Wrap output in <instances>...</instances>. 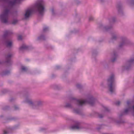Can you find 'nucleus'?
I'll use <instances>...</instances> for the list:
<instances>
[{"label": "nucleus", "instance_id": "1", "mask_svg": "<svg viewBox=\"0 0 134 134\" xmlns=\"http://www.w3.org/2000/svg\"><path fill=\"white\" fill-rule=\"evenodd\" d=\"M7 6L5 7L3 13L0 15V19L4 23H6L8 21V14L9 12L10 6L16 3L17 0H2Z\"/></svg>", "mask_w": 134, "mask_h": 134}, {"label": "nucleus", "instance_id": "2", "mask_svg": "<svg viewBox=\"0 0 134 134\" xmlns=\"http://www.w3.org/2000/svg\"><path fill=\"white\" fill-rule=\"evenodd\" d=\"M35 8L40 14H43L45 10L44 3L43 0H39L35 5Z\"/></svg>", "mask_w": 134, "mask_h": 134}, {"label": "nucleus", "instance_id": "3", "mask_svg": "<svg viewBox=\"0 0 134 134\" xmlns=\"http://www.w3.org/2000/svg\"><path fill=\"white\" fill-rule=\"evenodd\" d=\"M114 78V75H112L108 80V89L111 93L114 92L115 90L114 85L113 84Z\"/></svg>", "mask_w": 134, "mask_h": 134}, {"label": "nucleus", "instance_id": "4", "mask_svg": "<svg viewBox=\"0 0 134 134\" xmlns=\"http://www.w3.org/2000/svg\"><path fill=\"white\" fill-rule=\"evenodd\" d=\"M94 100L93 98H89L88 101L85 100H77V103L80 105H82L84 104L87 103H88L91 105H93V103L94 102Z\"/></svg>", "mask_w": 134, "mask_h": 134}, {"label": "nucleus", "instance_id": "5", "mask_svg": "<svg viewBox=\"0 0 134 134\" xmlns=\"http://www.w3.org/2000/svg\"><path fill=\"white\" fill-rule=\"evenodd\" d=\"M33 11L32 8H30L27 9L26 12L25 14V17L26 18H28L31 14Z\"/></svg>", "mask_w": 134, "mask_h": 134}, {"label": "nucleus", "instance_id": "6", "mask_svg": "<svg viewBox=\"0 0 134 134\" xmlns=\"http://www.w3.org/2000/svg\"><path fill=\"white\" fill-rule=\"evenodd\" d=\"M5 44L7 47H10L12 45V43L11 41H7L5 42Z\"/></svg>", "mask_w": 134, "mask_h": 134}, {"label": "nucleus", "instance_id": "7", "mask_svg": "<svg viewBox=\"0 0 134 134\" xmlns=\"http://www.w3.org/2000/svg\"><path fill=\"white\" fill-rule=\"evenodd\" d=\"M26 102L31 106H32L33 105V103L30 99H28L26 100Z\"/></svg>", "mask_w": 134, "mask_h": 134}, {"label": "nucleus", "instance_id": "8", "mask_svg": "<svg viewBox=\"0 0 134 134\" xmlns=\"http://www.w3.org/2000/svg\"><path fill=\"white\" fill-rule=\"evenodd\" d=\"M72 129H79L80 128V127L79 125H75L71 127Z\"/></svg>", "mask_w": 134, "mask_h": 134}, {"label": "nucleus", "instance_id": "9", "mask_svg": "<svg viewBox=\"0 0 134 134\" xmlns=\"http://www.w3.org/2000/svg\"><path fill=\"white\" fill-rule=\"evenodd\" d=\"M42 104V102L40 101H39L37 102L36 103V105L38 106H41Z\"/></svg>", "mask_w": 134, "mask_h": 134}, {"label": "nucleus", "instance_id": "10", "mask_svg": "<svg viewBox=\"0 0 134 134\" xmlns=\"http://www.w3.org/2000/svg\"><path fill=\"white\" fill-rule=\"evenodd\" d=\"M27 48V47L25 45H23L22 46H21L20 48V50H22L23 49H26Z\"/></svg>", "mask_w": 134, "mask_h": 134}, {"label": "nucleus", "instance_id": "11", "mask_svg": "<svg viewBox=\"0 0 134 134\" xmlns=\"http://www.w3.org/2000/svg\"><path fill=\"white\" fill-rule=\"evenodd\" d=\"M21 70L22 71H26L27 69L26 67L22 66L21 67Z\"/></svg>", "mask_w": 134, "mask_h": 134}, {"label": "nucleus", "instance_id": "12", "mask_svg": "<svg viewBox=\"0 0 134 134\" xmlns=\"http://www.w3.org/2000/svg\"><path fill=\"white\" fill-rule=\"evenodd\" d=\"M131 108H128L126 109H125L124 111V113H127L129 111H130L131 110Z\"/></svg>", "mask_w": 134, "mask_h": 134}, {"label": "nucleus", "instance_id": "13", "mask_svg": "<svg viewBox=\"0 0 134 134\" xmlns=\"http://www.w3.org/2000/svg\"><path fill=\"white\" fill-rule=\"evenodd\" d=\"M10 34V32L9 31H5L4 34V36H5L7 35H9Z\"/></svg>", "mask_w": 134, "mask_h": 134}, {"label": "nucleus", "instance_id": "14", "mask_svg": "<svg viewBox=\"0 0 134 134\" xmlns=\"http://www.w3.org/2000/svg\"><path fill=\"white\" fill-rule=\"evenodd\" d=\"M134 62V59H131L128 62L129 64H132Z\"/></svg>", "mask_w": 134, "mask_h": 134}, {"label": "nucleus", "instance_id": "15", "mask_svg": "<svg viewBox=\"0 0 134 134\" xmlns=\"http://www.w3.org/2000/svg\"><path fill=\"white\" fill-rule=\"evenodd\" d=\"M18 21L16 20H14L12 22V24H15L18 22Z\"/></svg>", "mask_w": 134, "mask_h": 134}, {"label": "nucleus", "instance_id": "16", "mask_svg": "<svg viewBox=\"0 0 134 134\" xmlns=\"http://www.w3.org/2000/svg\"><path fill=\"white\" fill-rule=\"evenodd\" d=\"M18 39L19 40H22V37L21 36V35H19L18 36Z\"/></svg>", "mask_w": 134, "mask_h": 134}, {"label": "nucleus", "instance_id": "17", "mask_svg": "<svg viewBox=\"0 0 134 134\" xmlns=\"http://www.w3.org/2000/svg\"><path fill=\"white\" fill-rule=\"evenodd\" d=\"M48 30V28L47 27H45L43 29V31H46Z\"/></svg>", "mask_w": 134, "mask_h": 134}, {"label": "nucleus", "instance_id": "18", "mask_svg": "<svg viewBox=\"0 0 134 134\" xmlns=\"http://www.w3.org/2000/svg\"><path fill=\"white\" fill-rule=\"evenodd\" d=\"M12 55L11 54H9L8 55L7 57V59H9L10 57L12 56Z\"/></svg>", "mask_w": 134, "mask_h": 134}, {"label": "nucleus", "instance_id": "19", "mask_svg": "<svg viewBox=\"0 0 134 134\" xmlns=\"http://www.w3.org/2000/svg\"><path fill=\"white\" fill-rule=\"evenodd\" d=\"M120 102L119 101H118L115 104L117 105H119L120 104Z\"/></svg>", "mask_w": 134, "mask_h": 134}, {"label": "nucleus", "instance_id": "20", "mask_svg": "<svg viewBox=\"0 0 134 134\" xmlns=\"http://www.w3.org/2000/svg\"><path fill=\"white\" fill-rule=\"evenodd\" d=\"M112 39H115L116 38V35H114L112 37Z\"/></svg>", "mask_w": 134, "mask_h": 134}, {"label": "nucleus", "instance_id": "21", "mask_svg": "<svg viewBox=\"0 0 134 134\" xmlns=\"http://www.w3.org/2000/svg\"><path fill=\"white\" fill-rule=\"evenodd\" d=\"M89 19L90 21H91L93 20V18L92 17H90L89 18Z\"/></svg>", "mask_w": 134, "mask_h": 134}, {"label": "nucleus", "instance_id": "22", "mask_svg": "<svg viewBox=\"0 0 134 134\" xmlns=\"http://www.w3.org/2000/svg\"><path fill=\"white\" fill-rule=\"evenodd\" d=\"M7 132L6 131H4V134H7Z\"/></svg>", "mask_w": 134, "mask_h": 134}, {"label": "nucleus", "instance_id": "23", "mask_svg": "<svg viewBox=\"0 0 134 134\" xmlns=\"http://www.w3.org/2000/svg\"><path fill=\"white\" fill-rule=\"evenodd\" d=\"M132 109L133 110V115L134 116V105Z\"/></svg>", "mask_w": 134, "mask_h": 134}, {"label": "nucleus", "instance_id": "24", "mask_svg": "<svg viewBox=\"0 0 134 134\" xmlns=\"http://www.w3.org/2000/svg\"><path fill=\"white\" fill-rule=\"evenodd\" d=\"M77 86L78 88H79L80 87V85H77Z\"/></svg>", "mask_w": 134, "mask_h": 134}, {"label": "nucleus", "instance_id": "25", "mask_svg": "<svg viewBox=\"0 0 134 134\" xmlns=\"http://www.w3.org/2000/svg\"><path fill=\"white\" fill-rule=\"evenodd\" d=\"M43 36H41L40 39H42V38L43 39Z\"/></svg>", "mask_w": 134, "mask_h": 134}, {"label": "nucleus", "instance_id": "26", "mask_svg": "<svg viewBox=\"0 0 134 134\" xmlns=\"http://www.w3.org/2000/svg\"><path fill=\"white\" fill-rule=\"evenodd\" d=\"M115 58H114V59H112V62H114V61L115 60Z\"/></svg>", "mask_w": 134, "mask_h": 134}, {"label": "nucleus", "instance_id": "27", "mask_svg": "<svg viewBox=\"0 0 134 134\" xmlns=\"http://www.w3.org/2000/svg\"><path fill=\"white\" fill-rule=\"evenodd\" d=\"M104 109L105 110H108L107 109L106 107H104Z\"/></svg>", "mask_w": 134, "mask_h": 134}, {"label": "nucleus", "instance_id": "28", "mask_svg": "<svg viewBox=\"0 0 134 134\" xmlns=\"http://www.w3.org/2000/svg\"><path fill=\"white\" fill-rule=\"evenodd\" d=\"M18 108L17 107H15V109H16Z\"/></svg>", "mask_w": 134, "mask_h": 134}, {"label": "nucleus", "instance_id": "29", "mask_svg": "<svg viewBox=\"0 0 134 134\" xmlns=\"http://www.w3.org/2000/svg\"><path fill=\"white\" fill-rule=\"evenodd\" d=\"M127 103L128 104H129V102H127Z\"/></svg>", "mask_w": 134, "mask_h": 134}, {"label": "nucleus", "instance_id": "30", "mask_svg": "<svg viewBox=\"0 0 134 134\" xmlns=\"http://www.w3.org/2000/svg\"><path fill=\"white\" fill-rule=\"evenodd\" d=\"M99 117H100V118H102V116H99Z\"/></svg>", "mask_w": 134, "mask_h": 134}, {"label": "nucleus", "instance_id": "31", "mask_svg": "<svg viewBox=\"0 0 134 134\" xmlns=\"http://www.w3.org/2000/svg\"><path fill=\"white\" fill-rule=\"evenodd\" d=\"M122 44H121L120 45V47H121V46H122Z\"/></svg>", "mask_w": 134, "mask_h": 134}, {"label": "nucleus", "instance_id": "32", "mask_svg": "<svg viewBox=\"0 0 134 134\" xmlns=\"http://www.w3.org/2000/svg\"><path fill=\"white\" fill-rule=\"evenodd\" d=\"M7 74V73L6 72H5V73H4V74Z\"/></svg>", "mask_w": 134, "mask_h": 134}, {"label": "nucleus", "instance_id": "33", "mask_svg": "<svg viewBox=\"0 0 134 134\" xmlns=\"http://www.w3.org/2000/svg\"><path fill=\"white\" fill-rule=\"evenodd\" d=\"M118 9H119V7H118Z\"/></svg>", "mask_w": 134, "mask_h": 134}, {"label": "nucleus", "instance_id": "34", "mask_svg": "<svg viewBox=\"0 0 134 134\" xmlns=\"http://www.w3.org/2000/svg\"><path fill=\"white\" fill-rule=\"evenodd\" d=\"M57 68H58V66H57Z\"/></svg>", "mask_w": 134, "mask_h": 134}]
</instances>
